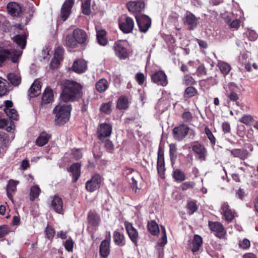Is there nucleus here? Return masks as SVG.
Segmentation results:
<instances>
[{"mask_svg":"<svg viewBox=\"0 0 258 258\" xmlns=\"http://www.w3.org/2000/svg\"><path fill=\"white\" fill-rule=\"evenodd\" d=\"M63 49L62 47H57L55 49L54 57L55 58L58 59L60 60H62V57H63Z\"/></svg>","mask_w":258,"mask_h":258,"instance_id":"nucleus-55","label":"nucleus"},{"mask_svg":"<svg viewBox=\"0 0 258 258\" xmlns=\"http://www.w3.org/2000/svg\"><path fill=\"white\" fill-rule=\"evenodd\" d=\"M4 111L9 118L14 120L18 119V114L16 109L14 108H5Z\"/></svg>","mask_w":258,"mask_h":258,"instance_id":"nucleus-47","label":"nucleus"},{"mask_svg":"<svg viewBox=\"0 0 258 258\" xmlns=\"http://www.w3.org/2000/svg\"><path fill=\"white\" fill-rule=\"evenodd\" d=\"M226 95L230 101L233 102H236L237 100H238L239 96L236 92L232 90L230 92H228V90H226Z\"/></svg>","mask_w":258,"mask_h":258,"instance_id":"nucleus-51","label":"nucleus"},{"mask_svg":"<svg viewBox=\"0 0 258 258\" xmlns=\"http://www.w3.org/2000/svg\"><path fill=\"white\" fill-rule=\"evenodd\" d=\"M101 181V177L99 174H94L90 180L86 182V189L90 192L96 190L100 187Z\"/></svg>","mask_w":258,"mask_h":258,"instance_id":"nucleus-14","label":"nucleus"},{"mask_svg":"<svg viewBox=\"0 0 258 258\" xmlns=\"http://www.w3.org/2000/svg\"><path fill=\"white\" fill-rule=\"evenodd\" d=\"M205 133L207 135V137L208 138L209 140L210 141V142L211 143V144L213 145H215V143H216L215 138L214 137V135H213L210 129L208 126L205 127Z\"/></svg>","mask_w":258,"mask_h":258,"instance_id":"nucleus-53","label":"nucleus"},{"mask_svg":"<svg viewBox=\"0 0 258 258\" xmlns=\"http://www.w3.org/2000/svg\"><path fill=\"white\" fill-rule=\"evenodd\" d=\"M250 243L247 239H244L242 241H240L239 246L243 249H246L250 246Z\"/></svg>","mask_w":258,"mask_h":258,"instance_id":"nucleus-64","label":"nucleus"},{"mask_svg":"<svg viewBox=\"0 0 258 258\" xmlns=\"http://www.w3.org/2000/svg\"><path fill=\"white\" fill-rule=\"evenodd\" d=\"M182 117L184 121L190 122L192 120V115L188 111H184L182 114Z\"/></svg>","mask_w":258,"mask_h":258,"instance_id":"nucleus-60","label":"nucleus"},{"mask_svg":"<svg viewBox=\"0 0 258 258\" xmlns=\"http://www.w3.org/2000/svg\"><path fill=\"white\" fill-rule=\"evenodd\" d=\"M74 242L71 238L68 239L67 240L63 245L64 246L65 249L68 252H73V247H74Z\"/></svg>","mask_w":258,"mask_h":258,"instance_id":"nucleus-54","label":"nucleus"},{"mask_svg":"<svg viewBox=\"0 0 258 258\" xmlns=\"http://www.w3.org/2000/svg\"><path fill=\"white\" fill-rule=\"evenodd\" d=\"M110 253V244L108 240H103L100 246V254L104 257H107Z\"/></svg>","mask_w":258,"mask_h":258,"instance_id":"nucleus-28","label":"nucleus"},{"mask_svg":"<svg viewBox=\"0 0 258 258\" xmlns=\"http://www.w3.org/2000/svg\"><path fill=\"white\" fill-rule=\"evenodd\" d=\"M45 232L47 237L48 239H51L54 236L55 231L52 227L47 225L45 229Z\"/></svg>","mask_w":258,"mask_h":258,"instance_id":"nucleus-52","label":"nucleus"},{"mask_svg":"<svg viewBox=\"0 0 258 258\" xmlns=\"http://www.w3.org/2000/svg\"><path fill=\"white\" fill-rule=\"evenodd\" d=\"M188 209L187 213L189 215H192L197 210V207L196 203L194 202H189L187 205Z\"/></svg>","mask_w":258,"mask_h":258,"instance_id":"nucleus-57","label":"nucleus"},{"mask_svg":"<svg viewBox=\"0 0 258 258\" xmlns=\"http://www.w3.org/2000/svg\"><path fill=\"white\" fill-rule=\"evenodd\" d=\"M136 79L139 85H142L145 81V76L144 74L142 73H137L136 75Z\"/></svg>","mask_w":258,"mask_h":258,"instance_id":"nucleus-62","label":"nucleus"},{"mask_svg":"<svg viewBox=\"0 0 258 258\" xmlns=\"http://www.w3.org/2000/svg\"><path fill=\"white\" fill-rule=\"evenodd\" d=\"M202 243L203 240L202 237L198 235H195L192 242L191 251L194 253L198 251L202 246Z\"/></svg>","mask_w":258,"mask_h":258,"instance_id":"nucleus-34","label":"nucleus"},{"mask_svg":"<svg viewBox=\"0 0 258 258\" xmlns=\"http://www.w3.org/2000/svg\"><path fill=\"white\" fill-rule=\"evenodd\" d=\"M208 225L210 229L215 233L217 237L221 238L225 235L226 230L220 222L209 221Z\"/></svg>","mask_w":258,"mask_h":258,"instance_id":"nucleus-13","label":"nucleus"},{"mask_svg":"<svg viewBox=\"0 0 258 258\" xmlns=\"http://www.w3.org/2000/svg\"><path fill=\"white\" fill-rule=\"evenodd\" d=\"M106 35V32L104 30H99L97 32V42L100 45L105 46L108 43Z\"/></svg>","mask_w":258,"mask_h":258,"instance_id":"nucleus-32","label":"nucleus"},{"mask_svg":"<svg viewBox=\"0 0 258 258\" xmlns=\"http://www.w3.org/2000/svg\"><path fill=\"white\" fill-rule=\"evenodd\" d=\"M72 107L70 105L58 104L53 110L55 114V123L60 125L66 123L70 119Z\"/></svg>","mask_w":258,"mask_h":258,"instance_id":"nucleus-2","label":"nucleus"},{"mask_svg":"<svg viewBox=\"0 0 258 258\" xmlns=\"http://www.w3.org/2000/svg\"><path fill=\"white\" fill-rule=\"evenodd\" d=\"M197 71L198 74V76H204L207 74V70L204 64L200 65L198 67Z\"/></svg>","mask_w":258,"mask_h":258,"instance_id":"nucleus-63","label":"nucleus"},{"mask_svg":"<svg viewBox=\"0 0 258 258\" xmlns=\"http://www.w3.org/2000/svg\"><path fill=\"white\" fill-rule=\"evenodd\" d=\"M239 121L247 126H250L254 123V119L251 115L244 114L239 119Z\"/></svg>","mask_w":258,"mask_h":258,"instance_id":"nucleus-38","label":"nucleus"},{"mask_svg":"<svg viewBox=\"0 0 258 258\" xmlns=\"http://www.w3.org/2000/svg\"><path fill=\"white\" fill-rule=\"evenodd\" d=\"M217 66L222 73L225 75H227L231 70L230 65L224 61H219L218 63Z\"/></svg>","mask_w":258,"mask_h":258,"instance_id":"nucleus-41","label":"nucleus"},{"mask_svg":"<svg viewBox=\"0 0 258 258\" xmlns=\"http://www.w3.org/2000/svg\"><path fill=\"white\" fill-rule=\"evenodd\" d=\"M145 3L142 1H131L127 3L128 11L135 14L139 15L145 9Z\"/></svg>","mask_w":258,"mask_h":258,"instance_id":"nucleus-15","label":"nucleus"},{"mask_svg":"<svg viewBox=\"0 0 258 258\" xmlns=\"http://www.w3.org/2000/svg\"><path fill=\"white\" fill-rule=\"evenodd\" d=\"M112 103L109 101L107 103H103L100 106V111L105 114H110L112 111Z\"/></svg>","mask_w":258,"mask_h":258,"instance_id":"nucleus-46","label":"nucleus"},{"mask_svg":"<svg viewBox=\"0 0 258 258\" xmlns=\"http://www.w3.org/2000/svg\"><path fill=\"white\" fill-rule=\"evenodd\" d=\"M182 83L185 86L193 85L196 84V81L192 76L186 75L183 77Z\"/></svg>","mask_w":258,"mask_h":258,"instance_id":"nucleus-49","label":"nucleus"},{"mask_svg":"<svg viewBox=\"0 0 258 258\" xmlns=\"http://www.w3.org/2000/svg\"><path fill=\"white\" fill-rule=\"evenodd\" d=\"M10 232L8 226L4 225L0 226V238L4 237Z\"/></svg>","mask_w":258,"mask_h":258,"instance_id":"nucleus-59","label":"nucleus"},{"mask_svg":"<svg viewBox=\"0 0 258 258\" xmlns=\"http://www.w3.org/2000/svg\"><path fill=\"white\" fill-rule=\"evenodd\" d=\"M18 181H15L14 180H10L7 185V195L8 198L13 201V194L15 193L17 190V185L19 184Z\"/></svg>","mask_w":258,"mask_h":258,"instance_id":"nucleus-24","label":"nucleus"},{"mask_svg":"<svg viewBox=\"0 0 258 258\" xmlns=\"http://www.w3.org/2000/svg\"><path fill=\"white\" fill-rule=\"evenodd\" d=\"M118 25L120 29L124 33H130L134 28V21L130 17L123 16L118 19Z\"/></svg>","mask_w":258,"mask_h":258,"instance_id":"nucleus-6","label":"nucleus"},{"mask_svg":"<svg viewBox=\"0 0 258 258\" xmlns=\"http://www.w3.org/2000/svg\"><path fill=\"white\" fill-rule=\"evenodd\" d=\"M198 94V90L194 87L189 86L186 88L184 92V98H191L195 96Z\"/></svg>","mask_w":258,"mask_h":258,"instance_id":"nucleus-43","label":"nucleus"},{"mask_svg":"<svg viewBox=\"0 0 258 258\" xmlns=\"http://www.w3.org/2000/svg\"><path fill=\"white\" fill-rule=\"evenodd\" d=\"M14 41L19 46L21 47L22 49L25 48L26 43V36L24 34H18L14 37Z\"/></svg>","mask_w":258,"mask_h":258,"instance_id":"nucleus-35","label":"nucleus"},{"mask_svg":"<svg viewBox=\"0 0 258 258\" xmlns=\"http://www.w3.org/2000/svg\"><path fill=\"white\" fill-rule=\"evenodd\" d=\"M9 13L13 16H19L22 13L21 7L17 3L11 2L7 5Z\"/></svg>","mask_w":258,"mask_h":258,"instance_id":"nucleus-22","label":"nucleus"},{"mask_svg":"<svg viewBox=\"0 0 258 258\" xmlns=\"http://www.w3.org/2000/svg\"><path fill=\"white\" fill-rule=\"evenodd\" d=\"M128 107V98L124 96H120L117 101V107L119 109H126Z\"/></svg>","mask_w":258,"mask_h":258,"instance_id":"nucleus-36","label":"nucleus"},{"mask_svg":"<svg viewBox=\"0 0 258 258\" xmlns=\"http://www.w3.org/2000/svg\"><path fill=\"white\" fill-rule=\"evenodd\" d=\"M124 227L130 240L136 246H138L140 237L138 230L133 226L132 223L127 221L124 222Z\"/></svg>","mask_w":258,"mask_h":258,"instance_id":"nucleus-8","label":"nucleus"},{"mask_svg":"<svg viewBox=\"0 0 258 258\" xmlns=\"http://www.w3.org/2000/svg\"><path fill=\"white\" fill-rule=\"evenodd\" d=\"M82 86L76 81L67 80L61 87L60 94L61 101L64 102H73L78 100L83 95Z\"/></svg>","mask_w":258,"mask_h":258,"instance_id":"nucleus-1","label":"nucleus"},{"mask_svg":"<svg viewBox=\"0 0 258 258\" xmlns=\"http://www.w3.org/2000/svg\"><path fill=\"white\" fill-rule=\"evenodd\" d=\"M192 151L198 155L201 161H205L207 156V151L206 148L201 144H197L192 146Z\"/></svg>","mask_w":258,"mask_h":258,"instance_id":"nucleus-21","label":"nucleus"},{"mask_svg":"<svg viewBox=\"0 0 258 258\" xmlns=\"http://www.w3.org/2000/svg\"><path fill=\"white\" fill-rule=\"evenodd\" d=\"M113 241L115 244L122 246L125 244V236L123 234L115 231L113 234Z\"/></svg>","mask_w":258,"mask_h":258,"instance_id":"nucleus-29","label":"nucleus"},{"mask_svg":"<svg viewBox=\"0 0 258 258\" xmlns=\"http://www.w3.org/2000/svg\"><path fill=\"white\" fill-rule=\"evenodd\" d=\"M162 236L161 239L158 241V244L161 246H164L167 243V237L166 235L165 229L164 227H161Z\"/></svg>","mask_w":258,"mask_h":258,"instance_id":"nucleus-58","label":"nucleus"},{"mask_svg":"<svg viewBox=\"0 0 258 258\" xmlns=\"http://www.w3.org/2000/svg\"><path fill=\"white\" fill-rule=\"evenodd\" d=\"M112 130V127L111 124L106 123L100 124L97 131L98 139L101 142H104V139L110 136Z\"/></svg>","mask_w":258,"mask_h":258,"instance_id":"nucleus-9","label":"nucleus"},{"mask_svg":"<svg viewBox=\"0 0 258 258\" xmlns=\"http://www.w3.org/2000/svg\"><path fill=\"white\" fill-rule=\"evenodd\" d=\"M189 130V127L184 124H180L176 126L173 130L174 138L178 141H182L187 135Z\"/></svg>","mask_w":258,"mask_h":258,"instance_id":"nucleus-10","label":"nucleus"},{"mask_svg":"<svg viewBox=\"0 0 258 258\" xmlns=\"http://www.w3.org/2000/svg\"><path fill=\"white\" fill-rule=\"evenodd\" d=\"M147 227L149 231L153 235H157L159 232L158 225L154 221L148 222Z\"/></svg>","mask_w":258,"mask_h":258,"instance_id":"nucleus-37","label":"nucleus"},{"mask_svg":"<svg viewBox=\"0 0 258 258\" xmlns=\"http://www.w3.org/2000/svg\"><path fill=\"white\" fill-rule=\"evenodd\" d=\"M82 13L86 15H89L91 13V0H81Z\"/></svg>","mask_w":258,"mask_h":258,"instance_id":"nucleus-39","label":"nucleus"},{"mask_svg":"<svg viewBox=\"0 0 258 258\" xmlns=\"http://www.w3.org/2000/svg\"><path fill=\"white\" fill-rule=\"evenodd\" d=\"M96 89L100 93L105 92L108 88L109 84L105 79H101L96 83Z\"/></svg>","mask_w":258,"mask_h":258,"instance_id":"nucleus-33","label":"nucleus"},{"mask_svg":"<svg viewBox=\"0 0 258 258\" xmlns=\"http://www.w3.org/2000/svg\"><path fill=\"white\" fill-rule=\"evenodd\" d=\"M40 192V188L38 185H34L31 187L30 192V200L33 201L37 198Z\"/></svg>","mask_w":258,"mask_h":258,"instance_id":"nucleus-42","label":"nucleus"},{"mask_svg":"<svg viewBox=\"0 0 258 258\" xmlns=\"http://www.w3.org/2000/svg\"><path fill=\"white\" fill-rule=\"evenodd\" d=\"M88 220L90 224L93 226H97L100 223V219L97 214L90 211L88 214Z\"/></svg>","mask_w":258,"mask_h":258,"instance_id":"nucleus-30","label":"nucleus"},{"mask_svg":"<svg viewBox=\"0 0 258 258\" xmlns=\"http://www.w3.org/2000/svg\"><path fill=\"white\" fill-rule=\"evenodd\" d=\"M21 52L16 49H0V66H2L4 62L7 59H10L14 63L18 61L20 58Z\"/></svg>","mask_w":258,"mask_h":258,"instance_id":"nucleus-4","label":"nucleus"},{"mask_svg":"<svg viewBox=\"0 0 258 258\" xmlns=\"http://www.w3.org/2000/svg\"><path fill=\"white\" fill-rule=\"evenodd\" d=\"M87 69V64L86 61L84 59H77L74 62L71 69L75 72L81 74L85 72Z\"/></svg>","mask_w":258,"mask_h":258,"instance_id":"nucleus-19","label":"nucleus"},{"mask_svg":"<svg viewBox=\"0 0 258 258\" xmlns=\"http://www.w3.org/2000/svg\"><path fill=\"white\" fill-rule=\"evenodd\" d=\"M199 21V18H197L190 12H186L184 18L183 19L184 24L187 27L189 30H193L196 28Z\"/></svg>","mask_w":258,"mask_h":258,"instance_id":"nucleus-12","label":"nucleus"},{"mask_svg":"<svg viewBox=\"0 0 258 258\" xmlns=\"http://www.w3.org/2000/svg\"><path fill=\"white\" fill-rule=\"evenodd\" d=\"M135 18L140 31L146 32L151 26V19L145 15H136Z\"/></svg>","mask_w":258,"mask_h":258,"instance_id":"nucleus-7","label":"nucleus"},{"mask_svg":"<svg viewBox=\"0 0 258 258\" xmlns=\"http://www.w3.org/2000/svg\"><path fill=\"white\" fill-rule=\"evenodd\" d=\"M8 79L11 84L14 86L19 85L21 82V78L19 75L14 74H10L8 75Z\"/></svg>","mask_w":258,"mask_h":258,"instance_id":"nucleus-40","label":"nucleus"},{"mask_svg":"<svg viewBox=\"0 0 258 258\" xmlns=\"http://www.w3.org/2000/svg\"><path fill=\"white\" fill-rule=\"evenodd\" d=\"M195 186V183L191 181H187L183 183L180 188L182 190H186L187 189L193 188Z\"/></svg>","mask_w":258,"mask_h":258,"instance_id":"nucleus-61","label":"nucleus"},{"mask_svg":"<svg viewBox=\"0 0 258 258\" xmlns=\"http://www.w3.org/2000/svg\"><path fill=\"white\" fill-rule=\"evenodd\" d=\"M11 141L9 136L8 134L4 132L0 133V145L6 146Z\"/></svg>","mask_w":258,"mask_h":258,"instance_id":"nucleus-48","label":"nucleus"},{"mask_svg":"<svg viewBox=\"0 0 258 258\" xmlns=\"http://www.w3.org/2000/svg\"><path fill=\"white\" fill-rule=\"evenodd\" d=\"M127 46V42L123 40L116 41L114 44L113 49L115 55L121 59H125L128 56Z\"/></svg>","mask_w":258,"mask_h":258,"instance_id":"nucleus-5","label":"nucleus"},{"mask_svg":"<svg viewBox=\"0 0 258 258\" xmlns=\"http://www.w3.org/2000/svg\"><path fill=\"white\" fill-rule=\"evenodd\" d=\"M157 168L159 176L162 178H165V162L163 153L160 149L158 151Z\"/></svg>","mask_w":258,"mask_h":258,"instance_id":"nucleus-17","label":"nucleus"},{"mask_svg":"<svg viewBox=\"0 0 258 258\" xmlns=\"http://www.w3.org/2000/svg\"><path fill=\"white\" fill-rule=\"evenodd\" d=\"M51 208L57 213L62 214L63 202L62 199L58 196H54L51 200Z\"/></svg>","mask_w":258,"mask_h":258,"instance_id":"nucleus-18","label":"nucleus"},{"mask_svg":"<svg viewBox=\"0 0 258 258\" xmlns=\"http://www.w3.org/2000/svg\"><path fill=\"white\" fill-rule=\"evenodd\" d=\"M177 148L176 145L175 144H171L169 145V154L171 162L172 164H174V162L177 158Z\"/></svg>","mask_w":258,"mask_h":258,"instance_id":"nucleus-44","label":"nucleus"},{"mask_svg":"<svg viewBox=\"0 0 258 258\" xmlns=\"http://www.w3.org/2000/svg\"><path fill=\"white\" fill-rule=\"evenodd\" d=\"M70 171L73 174V182H76L81 174V164L79 163H74L70 167Z\"/></svg>","mask_w":258,"mask_h":258,"instance_id":"nucleus-27","label":"nucleus"},{"mask_svg":"<svg viewBox=\"0 0 258 258\" xmlns=\"http://www.w3.org/2000/svg\"><path fill=\"white\" fill-rule=\"evenodd\" d=\"M53 101V93L52 90L49 88H47L42 96V104H46L51 103Z\"/></svg>","mask_w":258,"mask_h":258,"instance_id":"nucleus-25","label":"nucleus"},{"mask_svg":"<svg viewBox=\"0 0 258 258\" xmlns=\"http://www.w3.org/2000/svg\"><path fill=\"white\" fill-rule=\"evenodd\" d=\"M231 155L234 157L239 158L241 160H245L248 156L247 150L243 149H234L230 151Z\"/></svg>","mask_w":258,"mask_h":258,"instance_id":"nucleus-26","label":"nucleus"},{"mask_svg":"<svg viewBox=\"0 0 258 258\" xmlns=\"http://www.w3.org/2000/svg\"><path fill=\"white\" fill-rule=\"evenodd\" d=\"M74 5V0H66L63 3L61 10L60 17L64 21L70 16Z\"/></svg>","mask_w":258,"mask_h":258,"instance_id":"nucleus-16","label":"nucleus"},{"mask_svg":"<svg viewBox=\"0 0 258 258\" xmlns=\"http://www.w3.org/2000/svg\"><path fill=\"white\" fill-rule=\"evenodd\" d=\"M173 177L176 181H183L185 179L184 173L180 169H176L173 171Z\"/></svg>","mask_w":258,"mask_h":258,"instance_id":"nucleus-45","label":"nucleus"},{"mask_svg":"<svg viewBox=\"0 0 258 258\" xmlns=\"http://www.w3.org/2000/svg\"><path fill=\"white\" fill-rule=\"evenodd\" d=\"M104 143V146L106 150L108 152H111L114 149V145L112 142L108 139H104V142H102Z\"/></svg>","mask_w":258,"mask_h":258,"instance_id":"nucleus-56","label":"nucleus"},{"mask_svg":"<svg viewBox=\"0 0 258 258\" xmlns=\"http://www.w3.org/2000/svg\"><path fill=\"white\" fill-rule=\"evenodd\" d=\"M7 92V81L0 77V96L5 95Z\"/></svg>","mask_w":258,"mask_h":258,"instance_id":"nucleus-50","label":"nucleus"},{"mask_svg":"<svg viewBox=\"0 0 258 258\" xmlns=\"http://www.w3.org/2000/svg\"><path fill=\"white\" fill-rule=\"evenodd\" d=\"M50 138V135L48 134L47 133L42 132L37 139L36 144L38 146H43L48 143Z\"/></svg>","mask_w":258,"mask_h":258,"instance_id":"nucleus-31","label":"nucleus"},{"mask_svg":"<svg viewBox=\"0 0 258 258\" xmlns=\"http://www.w3.org/2000/svg\"><path fill=\"white\" fill-rule=\"evenodd\" d=\"M87 40L86 32L79 28L75 29L73 34H69L66 38V45L71 48H76L78 44H84Z\"/></svg>","mask_w":258,"mask_h":258,"instance_id":"nucleus-3","label":"nucleus"},{"mask_svg":"<svg viewBox=\"0 0 258 258\" xmlns=\"http://www.w3.org/2000/svg\"><path fill=\"white\" fill-rule=\"evenodd\" d=\"M222 213L225 220L229 222H231L234 217V212L229 208V206L227 203H223L221 206Z\"/></svg>","mask_w":258,"mask_h":258,"instance_id":"nucleus-20","label":"nucleus"},{"mask_svg":"<svg viewBox=\"0 0 258 258\" xmlns=\"http://www.w3.org/2000/svg\"><path fill=\"white\" fill-rule=\"evenodd\" d=\"M151 78L152 81L158 85L165 87L168 84L167 77L163 71L155 72L151 75Z\"/></svg>","mask_w":258,"mask_h":258,"instance_id":"nucleus-11","label":"nucleus"},{"mask_svg":"<svg viewBox=\"0 0 258 258\" xmlns=\"http://www.w3.org/2000/svg\"><path fill=\"white\" fill-rule=\"evenodd\" d=\"M41 87L40 82L35 80L28 91V96L31 98L38 96L40 94Z\"/></svg>","mask_w":258,"mask_h":258,"instance_id":"nucleus-23","label":"nucleus"}]
</instances>
